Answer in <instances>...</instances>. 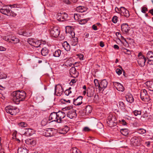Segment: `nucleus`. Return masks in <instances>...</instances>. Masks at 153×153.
<instances>
[{"label": "nucleus", "instance_id": "obj_1", "mask_svg": "<svg viewBox=\"0 0 153 153\" xmlns=\"http://www.w3.org/2000/svg\"><path fill=\"white\" fill-rule=\"evenodd\" d=\"M13 101L18 104L20 101H23L26 97V94L23 91L19 90L13 92L12 94Z\"/></svg>", "mask_w": 153, "mask_h": 153}, {"label": "nucleus", "instance_id": "obj_2", "mask_svg": "<svg viewBox=\"0 0 153 153\" xmlns=\"http://www.w3.org/2000/svg\"><path fill=\"white\" fill-rule=\"evenodd\" d=\"M107 123L108 126L111 127L116 126L117 121L115 116L111 114H110L108 117Z\"/></svg>", "mask_w": 153, "mask_h": 153}, {"label": "nucleus", "instance_id": "obj_3", "mask_svg": "<svg viewBox=\"0 0 153 153\" xmlns=\"http://www.w3.org/2000/svg\"><path fill=\"white\" fill-rule=\"evenodd\" d=\"M16 5L15 4H14L13 6L10 5L9 6H6L0 9V12L8 16H12L13 15L11 14L12 12L10 9L12 7H15Z\"/></svg>", "mask_w": 153, "mask_h": 153}, {"label": "nucleus", "instance_id": "obj_4", "mask_svg": "<svg viewBox=\"0 0 153 153\" xmlns=\"http://www.w3.org/2000/svg\"><path fill=\"white\" fill-rule=\"evenodd\" d=\"M5 109L7 113L12 115H16L19 111V109L16 107L10 105L6 107Z\"/></svg>", "mask_w": 153, "mask_h": 153}, {"label": "nucleus", "instance_id": "obj_5", "mask_svg": "<svg viewBox=\"0 0 153 153\" xmlns=\"http://www.w3.org/2000/svg\"><path fill=\"white\" fill-rule=\"evenodd\" d=\"M138 56L137 62L138 65L140 67H143L145 65V63L146 60V58L141 52L139 53Z\"/></svg>", "mask_w": 153, "mask_h": 153}, {"label": "nucleus", "instance_id": "obj_6", "mask_svg": "<svg viewBox=\"0 0 153 153\" xmlns=\"http://www.w3.org/2000/svg\"><path fill=\"white\" fill-rule=\"evenodd\" d=\"M140 138L139 137L134 136L130 140V144L133 146H138L140 145Z\"/></svg>", "mask_w": 153, "mask_h": 153}, {"label": "nucleus", "instance_id": "obj_7", "mask_svg": "<svg viewBox=\"0 0 153 153\" xmlns=\"http://www.w3.org/2000/svg\"><path fill=\"white\" fill-rule=\"evenodd\" d=\"M50 30V34L52 36L57 37L59 35L60 30L56 27L51 28Z\"/></svg>", "mask_w": 153, "mask_h": 153}, {"label": "nucleus", "instance_id": "obj_8", "mask_svg": "<svg viewBox=\"0 0 153 153\" xmlns=\"http://www.w3.org/2000/svg\"><path fill=\"white\" fill-rule=\"evenodd\" d=\"M64 90L61 85L58 84L55 86L54 94L58 96H60L63 93Z\"/></svg>", "mask_w": 153, "mask_h": 153}, {"label": "nucleus", "instance_id": "obj_9", "mask_svg": "<svg viewBox=\"0 0 153 153\" xmlns=\"http://www.w3.org/2000/svg\"><path fill=\"white\" fill-rule=\"evenodd\" d=\"M120 15L128 18L130 16V14L128 10L125 7H120Z\"/></svg>", "mask_w": 153, "mask_h": 153}, {"label": "nucleus", "instance_id": "obj_10", "mask_svg": "<svg viewBox=\"0 0 153 153\" xmlns=\"http://www.w3.org/2000/svg\"><path fill=\"white\" fill-rule=\"evenodd\" d=\"M49 120L51 122L56 121L58 123L57 113L54 112L51 113L49 117Z\"/></svg>", "mask_w": 153, "mask_h": 153}, {"label": "nucleus", "instance_id": "obj_11", "mask_svg": "<svg viewBox=\"0 0 153 153\" xmlns=\"http://www.w3.org/2000/svg\"><path fill=\"white\" fill-rule=\"evenodd\" d=\"M108 82L106 79H104L100 82L99 90L103 91L107 86Z\"/></svg>", "mask_w": 153, "mask_h": 153}, {"label": "nucleus", "instance_id": "obj_12", "mask_svg": "<svg viewBox=\"0 0 153 153\" xmlns=\"http://www.w3.org/2000/svg\"><path fill=\"white\" fill-rule=\"evenodd\" d=\"M57 113L58 120V123H61L63 122V121L62 119L65 117L66 116L64 112L61 111H59Z\"/></svg>", "mask_w": 153, "mask_h": 153}, {"label": "nucleus", "instance_id": "obj_13", "mask_svg": "<svg viewBox=\"0 0 153 153\" xmlns=\"http://www.w3.org/2000/svg\"><path fill=\"white\" fill-rule=\"evenodd\" d=\"M113 85L116 89L119 91H124V88L123 85L120 83L114 82H113Z\"/></svg>", "mask_w": 153, "mask_h": 153}, {"label": "nucleus", "instance_id": "obj_14", "mask_svg": "<svg viewBox=\"0 0 153 153\" xmlns=\"http://www.w3.org/2000/svg\"><path fill=\"white\" fill-rule=\"evenodd\" d=\"M121 29L124 33H127L130 30V27L127 23H124L121 25Z\"/></svg>", "mask_w": 153, "mask_h": 153}, {"label": "nucleus", "instance_id": "obj_15", "mask_svg": "<svg viewBox=\"0 0 153 153\" xmlns=\"http://www.w3.org/2000/svg\"><path fill=\"white\" fill-rule=\"evenodd\" d=\"M67 116L70 119H72L74 117H76V114L75 110L72 109L69 111L67 113Z\"/></svg>", "mask_w": 153, "mask_h": 153}, {"label": "nucleus", "instance_id": "obj_16", "mask_svg": "<svg viewBox=\"0 0 153 153\" xmlns=\"http://www.w3.org/2000/svg\"><path fill=\"white\" fill-rule=\"evenodd\" d=\"M25 130L24 135L27 136H31L34 133V130L31 128H26Z\"/></svg>", "mask_w": 153, "mask_h": 153}, {"label": "nucleus", "instance_id": "obj_17", "mask_svg": "<svg viewBox=\"0 0 153 153\" xmlns=\"http://www.w3.org/2000/svg\"><path fill=\"white\" fill-rule=\"evenodd\" d=\"M82 97L79 96L76 99H74L73 100L74 104L75 105H80L82 103Z\"/></svg>", "mask_w": 153, "mask_h": 153}, {"label": "nucleus", "instance_id": "obj_18", "mask_svg": "<svg viewBox=\"0 0 153 153\" xmlns=\"http://www.w3.org/2000/svg\"><path fill=\"white\" fill-rule=\"evenodd\" d=\"M58 16L59 17V19L62 21L66 20L68 17V15L65 13H62L58 14Z\"/></svg>", "mask_w": 153, "mask_h": 153}, {"label": "nucleus", "instance_id": "obj_19", "mask_svg": "<svg viewBox=\"0 0 153 153\" xmlns=\"http://www.w3.org/2000/svg\"><path fill=\"white\" fill-rule=\"evenodd\" d=\"M69 129L68 127L65 126L64 127L59 129V133L62 134H65L69 131Z\"/></svg>", "mask_w": 153, "mask_h": 153}, {"label": "nucleus", "instance_id": "obj_20", "mask_svg": "<svg viewBox=\"0 0 153 153\" xmlns=\"http://www.w3.org/2000/svg\"><path fill=\"white\" fill-rule=\"evenodd\" d=\"M34 99L36 101V102L37 103L42 102L44 99L43 97L39 94H37L36 96L34 97Z\"/></svg>", "mask_w": 153, "mask_h": 153}, {"label": "nucleus", "instance_id": "obj_21", "mask_svg": "<svg viewBox=\"0 0 153 153\" xmlns=\"http://www.w3.org/2000/svg\"><path fill=\"white\" fill-rule=\"evenodd\" d=\"M53 132L51 128H48L45 131L43 134L46 137H51L53 135Z\"/></svg>", "mask_w": 153, "mask_h": 153}, {"label": "nucleus", "instance_id": "obj_22", "mask_svg": "<svg viewBox=\"0 0 153 153\" xmlns=\"http://www.w3.org/2000/svg\"><path fill=\"white\" fill-rule=\"evenodd\" d=\"M61 51L60 49H58L53 53V56L55 57H59L61 56Z\"/></svg>", "mask_w": 153, "mask_h": 153}, {"label": "nucleus", "instance_id": "obj_23", "mask_svg": "<svg viewBox=\"0 0 153 153\" xmlns=\"http://www.w3.org/2000/svg\"><path fill=\"white\" fill-rule=\"evenodd\" d=\"M25 143L28 145H31L33 146L36 143V141L33 139H27L25 140Z\"/></svg>", "mask_w": 153, "mask_h": 153}, {"label": "nucleus", "instance_id": "obj_24", "mask_svg": "<svg viewBox=\"0 0 153 153\" xmlns=\"http://www.w3.org/2000/svg\"><path fill=\"white\" fill-rule=\"evenodd\" d=\"M126 98V101L130 103H131L134 101V98L132 95L131 94L127 95Z\"/></svg>", "mask_w": 153, "mask_h": 153}, {"label": "nucleus", "instance_id": "obj_25", "mask_svg": "<svg viewBox=\"0 0 153 153\" xmlns=\"http://www.w3.org/2000/svg\"><path fill=\"white\" fill-rule=\"evenodd\" d=\"M41 53L42 56H46L49 53V50L46 48L44 47L41 50Z\"/></svg>", "mask_w": 153, "mask_h": 153}, {"label": "nucleus", "instance_id": "obj_26", "mask_svg": "<svg viewBox=\"0 0 153 153\" xmlns=\"http://www.w3.org/2000/svg\"><path fill=\"white\" fill-rule=\"evenodd\" d=\"M76 10L79 13H83L86 11V8L82 6H79L76 7Z\"/></svg>", "mask_w": 153, "mask_h": 153}, {"label": "nucleus", "instance_id": "obj_27", "mask_svg": "<svg viewBox=\"0 0 153 153\" xmlns=\"http://www.w3.org/2000/svg\"><path fill=\"white\" fill-rule=\"evenodd\" d=\"M18 33L20 35H22L25 36H29L30 35V32H26L24 30H21L19 31Z\"/></svg>", "mask_w": 153, "mask_h": 153}, {"label": "nucleus", "instance_id": "obj_28", "mask_svg": "<svg viewBox=\"0 0 153 153\" xmlns=\"http://www.w3.org/2000/svg\"><path fill=\"white\" fill-rule=\"evenodd\" d=\"M120 132L123 135L126 136L129 133V131L128 129L123 128L120 130Z\"/></svg>", "mask_w": 153, "mask_h": 153}, {"label": "nucleus", "instance_id": "obj_29", "mask_svg": "<svg viewBox=\"0 0 153 153\" xmlns=\"http://www.w3.org/2000/svg\"><path fill=\"white\" fill-rule=\"evenodd\" d=\"M63 46L65 50L68 51H70V46L69 44L67 42H64Z\"/></svg>", "mask_w": 153, "mask_h": 153}, {"label": "nucleus", "instance_id": "obj_30", "mask_svg": "<svg viewBox=\"0 0 153 153\" xmlns=\"http://www.w3.org/2000/svg\"><path fill=\"white\" fill-rule=\"evenodd\" d=\"M18 153H28V150L25 148H20L18 150Z\"/></svg>", "mask_w": 153, "mask_h": 153}, {"label": "nucleus", "instance_id": "obj_31", "mask_svg": "<svg viewBox=\"0 0 153 153\" xmlns=\"http://www.w3.org/2000/svg\"><path fill=\"white\" fill-rule=\"evenodd\" d=\"M10 41H12L14 43L16 44L18 42L19 39L18 38H16L14 36L10 35Z\"/></svg>", "mask_w": 153, "mask_h": 153}, {"label": "nucleus", "instance_id": "obj_32", "mask_svg": "<svg viewBox=\"0 0 153 153\" xmlns=\"http://www.w3.org/2000/svg\"><path fill=\"white\" fill-rule=\"evenodd\" d=\"M89 20V18L80 19L78 20L79 23V24L81 25H84Z\"/></svg>", "mask_w": 153, "mask_h": 153}, {"label": "nucleus", "instance_id": "obj_33", "mask_svg": "<svg viewBox=\"0 0 153 153\" xmlns=\"http://www.w3.org/2000/svg\"><path fill=\"white\" fill-rule=\"evenodd\" d=\"M70 72L71 74H74L76 75V76H77L78 73L76 71V69L74 67H72L70 70Z\"/></svg>", "mask_w": 153, "mask_h": 153}, {"label": "nucleus", "instance_id": "obj_34", "mask_svg": "<svg viewBox=\"0 0 153 153\" xmlns=\"http://www.w3.org/2000/svg\"><path fill=\"white\" fill-rule=\"evenodd\" d=\"M140 98L143 101L145 102H148L150 100L149 96L147 95L144 96H141Z\"/></svg>", "mask_w": 153, "mask_h": 153}, {"label": "nucleus", "instance_id": "obj_35", "mask_svg": "<svg viewBox=\"0 0 153 153\" xmlns=\"http://www.w3.org/2000/svg\"><path fill=\"white\" fill-rule=\"evenodd\" d=\"M41 45V42L39 40H35L34 43L33 44V46L36 48L40 47Z\"/></svg>", "mask_w": 153, "mask_h": 153}, {"label": "nucleus", "instance_id": "obj_36", "mask_svg": "<svg viewBox=\"0 0 153 153\" xmlns=\"http://www.w3.org/2000/svg\"><path fill=\"white\" fill-rule=\"evenodd\" d=\"M147 58L148 59H152L153 58V53L151 51H149L146 54Z\"/></svg>", "mask_w": 153, "mask_h": 153}, {"label": "nucleus", "instance_id": "obj_37", "mask_svg": "<svg viewBox=\"0 0 153 153\" xmlns=\"http://www.w3.org/2000/svg\"><path fill=\"white\" fill-rule=\"evenodd\" d=\"M94 91L92 90H89L88 91L87 95L88 97H91L94 96Z\"/></svg>", "mask_w": 153, "mask_h": 153}, {"label": "nucleus", "instance_id": "obj_38", "mask_svg": "<svg viewBox=\"0 0 153 153\" xmlns=\"http://www.w3.org/2000/svg\"><path fill=\"white\" fill-rule=\"evenodd\" d=\"M137 133L140 134H144L146 132V130L143 128L137 129Z\"/></svg>", "mask_w": 153, "mask_h": 153}, {"label": "nucleus", "instance_id": "obj_39", "mask_svg": "<svg viewBox=\"0 0 153 153\" xmlns=\"http://www.w3.org/2000/svg\"><path fill=\"white\" fill-rule=\"evenodd\" d=\"M119 107L121 109H124L125 108V105L124 102L122 101H120L119 102Z\"/></svg>", "mask_w": 153, "mask_h": 153}, {"label": "nucleus", "instance_id": "obj_40", "mask_svg": "<svg viewBox=\"0 0 153 153\" xmlns=\"http://www.w3.org/2000/svg\"><path fill=\"white\" fill-rule=\"evenodd\" d=\"M19 126L21 128H24L27 127V124L25 122H21L18 124Z\"/></svg>", "mask_w": 153, "mask_h": 153}, {"label": "nucleus", "instance_id": "obj_41", "mask_svg": "<svg viewBox=\"0 0 153 153\" xmlns=\"http://www.w3.org/2000/svg\"><path fill=\"white\" fill-rule=\"evenodd\" d=\"M94 83L95 85V86L96 87H98L99 90L100 82H99L98 80L96 79H95L94 80Z\"/></svg>", "mask_w": 153, "mask_h": 153}, {"label": "nucleus", "instance_id": "obj_42", "mask_svg": "<svg viewBox=\"0 0 153 153\" xmlns=\"http://www.w3.org/2000/svg\"><path fill=\"white\" fill-rule=\"evenodd\" d=\"M73 43L72 45L73 46L76 45L78 42V39L77 37H74L72 41Z\"/></svg>", "mask_w": 153, "mask_h": 153}, {"label": "nucleus", "instance_id": "obj_43", "mask_svg": "<svg viewBox=\"0 0 153 153\" xmlns=\"http://www.w3.org/2000/svg\"><path fill=\"white\" fill-rule=\"evenodd\" d=\"M10 35H8L6 36H4L3 39L6 41L11 42L10 41Z\"/></svg>", "mask_w": 153, "mask_h": 153}, {"label": "nucleus", "instance_id": "obj_44", "mask_svg": "<svg viewBox=\"0 0 153 153\" xmlns=\"http://www.w3.org/2000/svg\"><path fill=\"white\" fill-rule=\"evenodd\" d=\"M147 92L146 90H143L140 93V97L141 96H144L147 95Z\"/></svg>", "mask_w": 153, "mask_h": 153}, {"label": "nucleus", "instance_id": "obj_45", "mask_svg": "<svg viewBox=\"0 0 153 153\" xmlns=\"http://www.w3.org/2000/svg\"><path fill=\"white\" fill-rule=\"evenodd\" d=\"M33 26V25L31 23L28 24L26 26L27 30L29 31L32 29Z\"/></svg>", "mask_w": 153, "mask_h": 153}, {"label": "nucleus", "instance_id": "obj_46", "mask_svg": "<svg viewBox=\"0 0 153 153\" xmlns=\"http://www.w3.org/2000/svg\"><path fill=\"white\" fill-rule=\"evenodd\" d=\"M7 77V76L5 74L2 72H0V79H6Z\"/></svg>", "mask_w": 153, "mask_h": 153}, {"label": "nucleus", "instance_id": "obj_47", "mask_svg": "<svg viewBox=\"0 0 153 153\" xmlns=\"http://www.w3.org/2000/svg\"><path fill=\"white\" fill-rule=\"evenodd\" d=\"M135 116L141 114V112L140 111L135 110L133 112Z\"/></svg>", "mask_w": 153, "mask_h": 153}, {"label": "nucleus", "instance_id": "obj_48", "mask_svg": "<svg viewBox=\"0 0 153 153\" xmlns=\"http://www.w3.org/2000/svg\"><path fill=\"white\" fill-rule=\"evenodd\" d=\"M35 40L33 39H30L28 40V42L29 44L33 46V44L34 43Z\"/></svg>", "mask_w": 153, "mask_h": 153}, {"label": "nucleus", "instance_id": "obj_49", "mask_svg": "<svg viewBox=\"0 0 153 153\" xmlns=\"http://www.w3.org/2000/svg\"><path fill=\"white\" fill-rule=\"evenodd\" d=\"M118 21V17L116 16H114L112 18V21L114 23H116Z\"/></svg>", "mask_w": 153, "mask_h": 153}, {"label": "nucleus", "instance_id": "obj_50", "mask_svg": "<svg viewBox=\"0 0 153 153\" xmlns=\"http://www.w3.org/2000/svg\"><path fill=\"white\" fill-rule=\"evenodd\" d=\"M86 112H88L89 113H91V108L90 106H87L86 107Z\"/></svg>", "mask_w": 153, "mask_h": 153}, {"label": "nucleus", "instance_id": "obj_51", "mask_svg": "<svg viewBox=\"0 0 153 153\" xmlns=\"http://www.w3.org/2000/svg\"><path fill=\"white\" fill-rule=\"evenodd\" d=\"M48 123V122L47 121V120L46 119H44L41 122L42 125L44 126L47 125Z\"/></svg>", "mask_w": 153, "mask_h": 153}, {"label": "nucleus", "instance_id": "obj_52", "mask_svg": "<svg viewBox=\"0 0 153 153\" xmlns=\"http://www.w3.org/2000/svg\"><path fill=\"white\" fill-rule=\"evenodd\" d=\"M91 129L88 127H85L83 128L82 129V131L84 132H88L90 131Z\"/></svg>", "mask_w": 153, "mask_h": 153}, {"label": "nucleus", "instance_id": "obj_53", "mask_svg": "<svg viewBox=\"0 0 153 153\" xmlns=\"http://www.w3.org/2000/svg\"><path fill=\"white\" fill-rule=\"evenodd\" d=\"M73 153H80L79 150L76 148H74L73 149Z\"/></svg>", "mask_w": 153, "mask_h": 153}, {"label": "nucleus", "instance_id": "obj_54", "mask_svg": "<svg viewBox=\"0 0 153 153\" xmlns=\"http://www.w3.org/2000/svg\"><path fill=\"white\" fill-rule=\"evenodd\" d=\"M71 93V91L70 89H67L64 92L65 94L67 96L69 95Z\"/></svg>", "mask_w": 153, "mask_h": 153}, {"label": "nucleus", "instance_id": "obj_55", "mask_svg": "<svg viewBox=\"0 0 153 153\" xmlns=\"http://www.w3.org/2000/svg\"><path fill=\"white\" fill-rule=\"evenodd\" d=\"M147 63L150 65H153V58L150 59H148Z\"/></svg>", "mask_w": 153, "mask_h": 153}, {"label": "nucleus", "instance_id": "obj_56", "mask_svg": "<svg viewBox=\"0 0 153 153\" xmlns=\"http://www.w3.org/2000/svg\"><path fill=\"white\" fill-rule=\"evenodd\" d=\"M74 16L75 20H78L79 19V14H78L75 13Z\"/></svg>", "mask_w": 153, "mask_h": 153}, {"label": "nucleus", "instance_id": "obj_57", "mask_svg": "<svg viewBox=\"0 0 153 153\" xmlns=\"http://www.w3.org/2000/svg\"><path fill=\"white\" fill-rule=\"evenodd\" d=\"M124 50L126 51H124V52L125 54L129 55L131 53L130 51L129 50L125 48L124 49Z\"/></svg>", "mask_w": 153, "mask_h": 153}, {"label": "nucleus", "instance_id": "obj_58", "mask_svg": "<svg viewBox=\"0 0 153 153\" xmlns=\"http://www.w3.org/2000/svg\"><path fill=\"white\" fill-rule=\"evenodd\" d=\"M116 72L118 75H120L122 74L121 70L119 68H117L116 69Z\"/></svg>", "mask_w": 153, "mask_h": 153}, {"label": "nucleus", "instance_id": "obj_59", "mask_svg": "<svg viewBox=\"0 0 153 153\" xmlns=\"http://www.w3.org/2000/svg\"><path fill=\"white\" fill-rule=\"evenodd\" d=\"M76 82V80L75 79H72L71 80L70 84L71 85H73V84Z\"/></svg>", "mask_w": 153, "mask_h": 153}, {"label": "nucleus", "instance_id": "obj_60", "mask_svg": "<svg viewBox=\"0 0 153 153\" xmlns=\"http://www.w3.org/2000/svg\"><path fill=\"white\" fill-rule=\"evenodd\" d=\"M147 11V8L145 7H143L141 11L143 13H145L146 11Z\"/></svg>", "mask_w": 153, "mask_h": 153}, {"label": "nucleus", "instance_id": "obj_61", "mask_svg": "<svg viewBox=\"0 0 153 153\" xmlns=\"http://www.w3.org/2000/svg\"><path fill=\"white\" fill-rule=\"evenodd\" d=\"M115 10L117 13H118L120 14V7L118 8L117 7H116L115 9Z\"/></svg>", "mask_w": 153, "mask_h": 153}, {"label": "nucleus", "instance_id": "obj_62", "mask_svg": "<svg viewBox=\"0 0 153 153\" xmlns=\"http://www.w3.org/2000/svg\"><path fill=\"white\" fill-rule=\"evenodd\" d=\"M6 50V48L4 47L0 46V51H5Z\"/></svg>", "mask_w": 153, "mask_h": 153}, {"label": "nucleus", "instance_id": "obj_63", "mask_svg": "<svg viewBox=\"0 0 153 153\" xmlns=\"http://www.w3.org/2000/svg\"><path fill=\"white\" fill-rule=\"evenodd\" d=\"M121 124L123 126L126 125V123L125 121L124 120H122L121 121Z\"/></svg>", "mask_w": 153, "mask_h": 153}, {"label": "nucleus", "instance_id": "obj_64", "mask_svg": "<svg viewBox=\"0 0 153 153\" xmlns=\"http://www.w3.org/2000/svg\"><path fill=\"white\" fill-rule=\"evenodd\" d=\"M92 28L94 30H98L97 26L95 25H92Z\"/></svg>", "mask_w": 153, "mask_h": 153}]
</instances>
